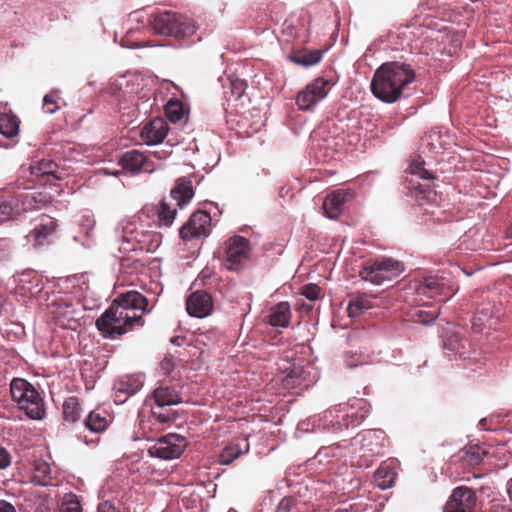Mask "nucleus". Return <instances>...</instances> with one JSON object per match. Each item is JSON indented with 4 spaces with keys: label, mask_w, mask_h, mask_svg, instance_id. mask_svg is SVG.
<instances>
[{
    "label": "nucleus",
    "mask_w": 512,
    "mask_h": 512,
    "mask_svg": "<svg viewBox=\"0 0 512 512\" xmlns=\"http://www.w3.org/2000/svg\"><path fill=\"white\" fill-rule=\"evenodd\" d=\"M403 270L404 267L400 261L393 258L379 257L367 260L359 271V275L364 281L381 285L398 277Z\"/></svg>",
    "instance_id": "obj_5"
},
{
    "label": "nucleus",
    "mask_w": 512,
    "mask_h": 512,
    "mask_svg": "<svg viewBox=\"0 0 512 512\" xmlns=\"http://www.w3.org/2000/svg\"><path fill=\"white\" fill-rule=\"evenodd\" d=\"M98 512H119V510L115 507L113 502L105 500L99 503Z\"/></svg>",
    "instance_id": "obj_49"
},
{
    "label": "nucleus",
    "mask_w": 512,
    "mask_h": 512,
    "mask_svg": "<svg viewBox=\"0 0 512 512\" xmlns=\"http://www.w3.org/2000/svg\"><path fill=\"white\" fill-rule=\"evenodd\" d=\"M249 242L242 236H235L226 242V267L229 270H239L248 257Z\"/></svg>",
    "instance_id": "obj_12"
},
{
    "label": "nucleus",
    "mask_w": 512,
    "mask_h": 512,
    "mask_svg": "<svg viewBox=\"0 0 512 512\" xmlns=\"http://www.w3.org/2000/svg\"><path fill=\"white\" fill-rule=\"evenodd\" d=\"M10 392L13 401L29 418L41 420L45 416L46 409L43 398L27 380L14 378L10 383Z\"/></svg>",
    "instance_id": "obj_4"
},
{
    "label": "nucleus",
    "mask_w": 512,
    "mask_h": 512,
    "mask_svg": "<svg viewBox=\"0 0 512 512\" xmlns=\"http://www.w3.org/2000/svg\"><path fill=\"white\" fill-rule=\"evenodd\" d=\"M291 319V310L288 302H280L273 306L268 316V323L273 327H288Z\"/></svg>",
    "instance_id": "obj_23"
},
{
    "label": "nucleus",
    "mask_w": 512,
    "mask_h": 512,
    "mask_svg": "<svg viewBox=\"0 0 512 512\" xmlns=\"http://www.w3.org/2000/svg\"><path fill=\"white\" fill-rule=\"evenodd\" d=\"M409 172L410 174L416 175L422 179L431 178L430 172L424 167V161H413L409 166Z\"/></svg>",
    "instance_id": "obj_42"
},
{
    "label": "nucleus",
    "mask_w": 512,
    "mask_h": 512,
    "mask_svg": "<svg viewBox=\"0 0 512 512\" xmlns=\"http://www.w3.org/2000/svg\"><path fill=\"white\" fill-rule=\"evenodd\" d=\"M168 133V124L161 118L156 117L146 123L141 130V138L149 145L162 142Z\"/></svg>",
    "instance_id": "obj_19"
},
{
    "label": "nucleus",
    "mask_w": 512,
    "mask_h": 512,
    "mask_svg": "<svg viewBox=\"0 0 512 512\" xmlns=\"http://www.w3.org/2000/svg\"><path fill=\"white\" fill-rule=\"evenodd\" d=\"M143 384L139 377L126 375L121 377L113 388L114 401L124 403L128 397L137 393Z\"/></svg>",
    "instance_id": "obj_18"
},
{
    "label": "nucleus",
    "mask_w": 512,
    "mask_h": 512,
    "mask_svg": "<svg viewBox=\"0 0 512 512\" xmlns=\"http://www.w3.org/2000/svg\"><path fill=\"white\" fill-rule=\"evenodd\" d=\"M351 189H338L328 194L323 202L325 215L330 219L338 218L344 209L345 203L353 198Z\"/></svg>",
    "instance_id": "obj_17"
},
{
    "label": "nucleus",
    "mask_w": 512,
    "mask_h": 512,
    "mask_svg": "<svg viewBox=\"0 0 512 512\" xmlns=\"http://www.w3.org/2000/svg\"><path fill=\"white\" fill-rule=\"evenodd\" d=\"M336 512H357V511H354L353 509H339Z\"/></svg>",
    "instance_id": "obj_57"
},
{
    "label": "nucleus",
    "mask_w": 512,
    "mask_h": 512,
    "mask_svg": "<svg viewBox=\"0 0 512 512\" xmlns=\"http://www.w3.org/2000/svg\"><path fill=\"white\" fill-rule=\"evenodd\" d=\"M506 237L512 238V224L506 230Z\"/></svg>",
    "instance_id": "obj_56"
},
{
    "label": "nucleus",
    "mask_w": 512,
    "mask_h": 512,
    "mask_svg": "<svg viewBox=\"0 0 512 512\" xmlns=\"http://www.w3.org/2000/svg\"><path fill=\"white\" fill-rule=\"evenodd\" d=\"M64 420L74 423L79 420L81 415V407L77 397H68L62 407Z\"/></svg>",
    "instance_id": "obj_31"
},
{
    "label": "nucleus",
    "mask_w": 512,
    "mask_h": 512,
    "mask_svg": "<svg viewBox=\"0 0 512 512\" xmlns=\"http://www.w3.org/2000/svg\"><path fill=\"white\" fill-rule=\"evenodd\" d=\"M85 427L93 433H101L106 430L108 420L105 415L91 411L84 421Z\"/></svg>",
    "instance_id": "obj_34"
},
{
    "label": "nucleus",
    "mask_w": 512,
    "mask_h": 512,
    "mask_svg": "<svg viewBox=\"0 0 512 512\" xmlns=\"http://www.w3.org/2000/svg\"><path fill=\"white\" fill-rule=\"evenodd\" d=\"M61 512H81V506L74 495H71L69 499H66L62 505Z\"/></svg>",
    "instance_id": "obj_45"
},
{
    "label": "nucleus",
    "mask_w": 512,
    "mask_h": 512,
    "mask_svg": "<svg viewBox=\"0 0 512 512\" xmlns=\"http://www.w3.org/2000/svg\"><path fill=\"white\" fill-rule=\"evenodd\" d=\"M23 212L40 209L51 202V196L46 192L19 194Z\"/></svg>",
    "instance_id": "obj_24"
},
{
    "label": "nucleus",
    "mask_w": 512,
    "mask_h": 512,
    "mask_svg": "<svg viewBox=\"0 0 512 512\" xmlns=\"http://www.w3.org/2000/svg\"><path fill=\"white\" fill-rule=\"evenodd\" d=\"M347 365H348L350 368H353V367H356V366H357V364H355L354 362H350V361H348V362H347Z\"/></svg>",
    "instance_id": "obj_58"
},
{
    "label": "nucleus",
    "mask_w": 512,
    "mask_h": 512,
    "mask_svg": "<svg viewBox=\"0 0 512 512\" xmlns=\"http://www.w3.org/2000/svg\"><path fill=\"white\" fill-rule=\"evenodd\" d=\"M0 512H16V509L11 503L0 500Z\"/></svg>",
    "instance_id": "obj_52"
},
{
    "label": "nucleus",
    "mask_w": 512,
    "mask_h": 512,
    "mask_svg": "<svg viewBox=\"0 0 512 512\" xmlns=\"http://www.w3.org/2000/svg\"><path fill=\"white\" fill-rule=\"evenodd\" d=\"M165 113L171 122H177L184 115L183 104L178 100H170L165 106Z\"/></svg>",
    "instance_id": "obj_39"
},
{
    "label": "nucleus",
    "mask_w": 512,
    "mask_h": 512,
    "mask_svg": "<svg viewBox=\"0 0 512 512\" xmlns=\"http://www.w3.org/2000/svg\"><path fill=\"white\" fill-rule=\"evenodd\" d=\"M122 238L130 245V250L154 252L160 246L162 236L143 224L129 223L123 229Z\"/></svg>",
    "instance_id": "obj_6"
},
{
    "label": "nucleus",
    "mask_w": 512,
    "mask_h": 512,
    "mask_svg": "<svg viewBox=\"0 0 512 512\" xmlns=\"http://www.w3.org/2000/svg\"><path fill=\"white\" fill-rule=\"evenodd\" d=\"M22 212L19 193L10 188L0 190V223L13 220Z\"/></svg>",
    "instance_id": "obj_14"
},
{
    "label": "nucleus",
    "mask_w": 512,
    "mask_h": 512,
    "mask_svg": "<svg viewBox=\"0 0 512 512\" xmlns=\"http://www.w3.org/2000/svg\"><path fill=\"white\" fill-rule=\"evenodd\" d=\"M397 472L393 461H384L374 473V482L381 489L390 488L396 479Z\"/></svg>",
    "instance_id": "obj_22"
},
{
    "label": "nucleus",
    "mask_w": 512,
    "mask_h": 512,
    "mask_svg": "<svg viewBox=\"0 0 512 512\" xmlns=\"http://www.w3.org/2000/svg\"><path fill=\"white\" fill-rule=\"evenodd\" d=\"M415 79L409 64L399 62L383 63L374 72L371 91L375 97L386 103H394L402 91Z\"/></svg>",
    "instance_id": "obj_2"
},
{
    "label": "nucleus",
    "mask_w": 512,
    "mask_h": 512,
    "mask_svg": "<svg viewBox=\"0 0 512 512\" xmlns=\"http://www.w3.org/2000/svg\"><path fill=\"white\" fill-rule=\"evenodd\" d=\"M228 81L229 84L226 88L229 89L230 95L236 100L239 99L244 94L247 83L235 76H229Z\"/></svg>",
    "instance_id": "obj_40"
},
{
    "label": "nucleus",
    "mask_w": 512,
    "mask_h": 512,
    "mask_svg": "<svg viewBox=\"0 0 512 512\" xmlns=\"http://www.w3.org/2000/svg\"><path fill=\"white\" fill-rule=\"evenodd\" d=\"M177 208L172 207L165 199L162 200L157 209L158 222L161 226L170 227L176 217Z\"/></svg>",
    "instance_id": "obj_33"
},
{
    "label": "nucleus",
    "mask_w": 512,
    "mask_h": 512,
    "mask_svg": "<svg viewBox=\"0 0 512 512\" xmlns=\"http://www.w3.org/2000/svg\"><path fill=\"white\" fill-rule=\"evenodd\" d=\"M186 439L177 434H167L159 438L148 452L152 457H158L164 460L178 458L186 447Z\"/></svg>",
    "instance_id": "obj_9"
},
{
    "label": "nucleus",
    "mask_w": 512,
    "mask_h": 512,
    "mask_svg": "<svg viewBox=\"0 0 512 512\" xmlns=\"http://www.w3.org/2000/svg\"><path fill=\"white\" fill-rule=\"evenodd\" d=\"M211 216L203 210L195 211L188 221L180 228L179 235L184 241L206 237L211 232Z\"/></svg>",
    "instance_id": "obj_11"
},
{
    "label": "nucleus",
    "mask_w": 512,
    "mask_h": 512,
    "mask_svg": "<svg viewBox=\"0 0 512 512\" xmlns=\"http://www.w3.org/2000/svg\"><path fill=\"white\" fill-rule=\"evenodd\" d=\"M30 174L35 177H50L55 180L63 178V171L59 170L57 163L52 160L43 159L37 165L30 166Z\"/></svg>",
    "instance_id": "obj_25"
},
{
    "label": "nucleus",
    "mask_w": 512,
    "mask_h": 512,
    "mask_svg": "<svg viewBox=\"0 0 512 512\" xmlns=\"http://www.w3.org/2000/svg\"><path fill=\"white\" fill-rule=\"evenodd\" d=\"M489 512H512V505H504L499 502H495L489 508Z\"/></svg>",
    "instance_id": "obj_50"
},
{
    "label": "nucleus",
    "mask_w": 512,
    "mask_h": 512,
    "mask_svg": "<svg viewBox=\"0 0 512 512\" xmlns=\"http://www.w3.org/2000/svg\"><path fill=\"white\" fill-rule=\"evenodd\" d=\"M175 367V359L172 355H166L160 362V371L164 376L170 375Z\"/></svg>",
    "instance_id": "obj_44"
},
{
    "label": "nucleus",
    "mask_w": 512,
    "mask_h": 512,
    "mask_svg": "<svg viewBox=\"0 0 512 512\" xmlns=\"http://www.w3.org/2000/svg\"><path fill=\"white\" fill-rule=\"evenodd\" d=\"M243 451L239 444H231L226 446L219 455V462L222 465H230L234 460L240 457Z\"/></svg>",
    "instance_id": "obj_37"
},
{
    "label": "nucleus",
    "mask_w": 512,
    "mask_h": 512,
    "mask_svg": "<svg viewBox=\"0 0 512 512\" xmlns=\"http://www.w3.org/2000/svg\"><path fill=\"white\" fill-rule=\"evenodd\" d=\"M422 313H423L422 311H419V312H418V314H419V318L421 317Z\"/></svg>",
    "instance_id": "obj_59"
},
{
    "label": "nucleus",
    "mask_w": 512,
    "mask_h": 512,
    "mask_svg": "<svg viewBox=\"0 0 512 512\" xmlns=\"http://www.w3.org/2000/svg\"><path fill=\"white\" fill-rule=\"evenodd\" d=\"M365 415L364 414H358V413H351L346 414V417L344 420L346 421L345 426H358L361 424V422L364 420Z\"/></svg>",
    "instance_id": "obj_46"
},
{
    "label": "nucleus",
    "mask_w": 512,
    "mask_h": 512,
    "mask_svg": "<svg viewBox=\"0 0 512 512\" xmlns=\"http://www.w3.org/2000/svg\"><path fill=\"white\" fill-rule=\"evenodd\" d=\"M321 288L314 283L306 284L301 289V295L310 301H315L320 297Z\"/></svg>",
    "instance_id": "obj_43"
},
{
    "label": "nucleus",
    "mask_w": 512,
    "mask_h": 512,
    "mask_svg": "<svg viewBox=\"0 0 512 512\" xmlns=\"http://www.w3.org/2000/svg\"><path fill=\"white\" fill-rule=\"evenodd\" d=\"M119 163L121 166L132 173H151L155 170V164L148 156L138 150H130L125 152Z\"/></svg>",
    "instance_id": "obj_15"
},
{
    "label": "nucleus",
    "mask_w": 512,
    "mask_h": 512,
    "mask_svg": "<svg viewBox=\"0 0 512 512\" xmlns=\"http://www.w3.org/2000/svg\"><path fill=\"white\" fill-rule=\"evenodd\" d=\"M487 318H489V315H488V314H485V315H484V318H482V317H480V316H476V317H474L473 325H476L477 321L483 322V321H484V320H486Z\"/></svg>",
    "instance_id": "obj_55"
},
{
    "label": "nucleus",
    "mask_w": 512,
    "mask_h": 512,
    "mask_svg": "<svg viewBox=\"0 0 512 512\" xmlns=\"http://www.w3.org/2000/svg\"><path fill=\"white\" fill-rule=\"evenodd\" d=\"M293 505H294L293 498L285 497L279 502V504L276 508V512H291Z\"/></svg>",
    "instance_id": "obj_47"
},
{
    "label": "nucleus",
    "mask_w": 512,
    "mask_h": 512,
    "mask_svg": "<svg viewBox=\"0 0 512 512\" xmlns=\"http://www.w3.org/2000/svg\"><path fill=\"white\" fill-rule=\"evenodd\" d=\"M315 457L319 460L320 463H322L324 461L329 463L330 462V460H328L329 457H332V458L342 457V449L339 445L322 447L318 450Z\"/></svg>",
    "instance_id": "obj_41"
},
{
    "label": "nucleus",
    "mask_w": 512,
    "mask_h": 512,
    "mask_svg": "<svg viewBox=\"0 0 512 512\" xmlns=\"http://www.w3.org/2000/svg\"><path fill=\"white\" fill-rule=\"evenodd\" d=\"M386 434L383 430H365L359 434V448L357 449L359 467H369L374 457L384 454Z\"/></svg>",
    "instance_id": "obj_7"
},
{
    "label": "nucleus",
    "mask_w": 512,
    "mask_h": 512,
    "mask_svg": "<svg viewBox=\"0 0 512 512\" xmlns=\"http://www.w3.org/2000/svg\"><path fill=\"white\" fill-rule=\"evenodd\" d=\"M147 305L148 300L138 291L122 293L96 320V326L104 337L118 338L136 326L144 325L143 314Z\"/></svg>",
    "instance_id": "obj_1"
},
{
    "label": "nucleus",
    "mask_w": 512,
    "mask_h": 512,
    "mask_svg": "<svg viewBox=\"0 0 512 512\" xmlns=\"http://www.w3.org/2000/svg\"><path fill=\"white\" fill-rule=\"evenodd\" d=\"M296 306L298 310H305L306 312H309L312 309L311 305H306L304 303L300 304L299 301H297Z\"/></svg>",
    "instance_id": "obj_53"
},
{
    "label": "nucleus",
    "mask_w": 512,
    "mask_h": 512,
    "mask_svg": "<svg viewBox=\"0 0 512 512\" xmlns=\"http://www.w3.org/2000/svg\"><path fill=\"white\" fill-rule=\"evenodd\" d=\"M20 121L15 115H0V133L11 138L18 134Z\"/></svg>",
    "instance_id": "obj_32"
},
{
    "label": "nucleus",
    "mask_w": 512,
    "mask_h": 512,
    "mask_svg": "<svg viewBox=\"0 0 512 512\" xmlns=\"http://www.w3.org/2000/svg\"><path fill=\"white\" fill-rule=\"evenodd\" d=\"M56 226L53 218L45 216L29 233L28 237L33 238L38 245H43L46 239L55 232Z\"/></svg>",
    "instance_id": "obj_26"
},
{
    "label": "nucleus",
    "mask_w": 512,
    "mask_h": 512,
    "mask_svg": "<svg viewBox=\"0 0 512 512\" xmlns=\"http://www.w3.org/2000/svg\"><path fill=\"white\" fill-rule=\"evenodd\" d=\"M32 481L36 485L47 486L52 481L50 465L45 461H36L34 463V471Z\"/></svg>",
    "instance_id": "obj_29"
},
{
    "label": "nucleus",
    "mask_w": 512,
    "mask_h": 512,
    "mask_svg": "<svg viewBox=\"0 0 512 512\" xmlns=\"http://www.w3.org/2000/svg\"><path fill=\"white\" fill-rule=\"evenodd\" d=\"M435 196L436 194L433 191H420V193L417 195V199L420 202V204H423L422 200L427 199L428 201H430L431 198Z\"/></svg>",
    "instance_id": "obj_51"
},
{
    "label": "nucleus",
    "mask_w": 512,
    "mask_h": 512,
    "mask_svg": "<svg viewBox=\"0 0 512 512\" xmlns=\"http://www.w3.org/2000/svg\"><path fill=\"white\" fill-rule=\"evenodd\" d=\"M418 293L430 298L443 295L445 299L451 298L454 294L449 279L443 275L425 277L418 287Z\"/></svg>",
    "instance_id": "obj_13"
},
{
    "label": "nucleus",
    "mask_w": 512,
    "mask_h": 512,
    "mask_svg": "<svg viewBox=\"0 0 512 512\" xmlns=\"http://www.w3.org/2000/svg\"><path fill=\"white\" fill-rule=\"evenodd\" d=\"M10 453L2 446H0V469H6L11 464Z\"/></svg>",
    "instance_id": "obj_48"
},
{
    "label": "nucleus",
    "mask_w": 512,
    "mask_h": 512,
    "mask_svg": "<svg viewBox=\"0 0 512 512\" xmlns=\"http://www.w3.org/2000/svg\"><path fill=\"white\" fill-rule=\"evenodd\" d=\"M213 309L211 295L203 290H197L190 294L186 300V310L189 315L197 318L208 316Z\"/></svg>",
    "instance_id": "obj_16"
},
{
    "label": "nucleus",
    "mask_w": 512,
    "mask_h": 512,
    "mask_svg": "<svg viewBox=\"0 0 512 512\" xmlns=\"http://www.w3.org/2000/svg\"><path fill=\"white\" fill-rule=\"evenodd\" d=\"M323 51L319 49L311 51H298L292 56L294 63L309 67L319 63L322 59Z\"/></svg>",
    "instance_id": "obj_30"
},
{
    "label": "nucleus",
    "mask_w": 512,
    "mask_h": 512,
    "mask_svg": "<svg viewBox=\"0 0 512 512\" xmlns=\"http://www.w3.org/2000/svg\"><path fill=\"white\" fill-rule=\"evenodd\" d=\"M485 455L486 451L481 447L470 446L465 449L462 458L465 463L474 466L480 464L483 461Z\"/></svg>",
    "instance_id": "obj_38"
},
{
    "label": "nucleus",
    "mask_w": 512,
    "mask_h": 512,
    "mask_svg": "<svg viewBox=\"0 0 512 512\" xmlns=\"http://www.w3.org/2000/svg\"><path fill=\"white\" fill-rule=\"evenodd\" d=\"M436 316L437 315L435 313H432L431 316H430V319H420V321L425 323V324H429V323L433 322L436 319Z\"/></svg>",
    "instance_id": "obj_54"
},
{
    "label": "nucleus",
    "mask_w": 512,
    "mask_h": 512,
    "mask_svg": "<svg viewBox=\"0 0 512 512\" xmlns=\"http://www.w3.org/2000/svg\"><path fill=\"white\" fill-rule=\"evenodd\" d=\"M478 498L470 487L461 485L452 490L443 507L444 512H477Z\"/></svg>",
    "instance_id": "obj_8"
},
{
    "label": "nucleus",
    "mask_w": 512,
    "mask_h": 512,
    "mask_svg": "<svg viewBox=\"0 0 512 512\" xmlns=\"http://www.w3.org/2000/svg\"><path fill=\"white\" fill-rule=\"evenodd\" d=\"M152 417L161 424L171 423L176 420L177 412L167 406L155 404L151 408Z\"/></svg>",
    "instance_id": "obj_35"
},
{
    "label": "nucleus",
    "mask_w": 512,
    "mask_h": 512,
    "mask_svg": "<svg viewBox=\"0 0 512 512\" xmlns=\"http://www.w3.org/2000/svg\"><path fill=\"white\" fill-rule=\"evenodd\" d=\"M155 404L171 407L182 402L179 392L171 386L160 385L152 393Z\"/></svg>",
    "instance_id": "obj_21"
},
{
    "label": "nucleus",
    "mask_w": 512,
    "mask_h": 512,
    "mask_svg": "<svg viewBox=\"0 0 512 512\" xmlns=\"http://www.w3.org/2000/svg\"><path fill=\"white\" fill-rule=\"evenodd\" d=\"M171 199L175 201V206L183 208L194 196V190L191 180L179 178L170 192Z\"/></svg>",
    "instance_id": "obj_20"
},
{
    "label": "nucleus",
    "mask_w": 512,
    "mask_h": 512,
    "mask_svg": "<svg viewBox=\"0 0 512 512\" xmlns=\"http://www.w3.org/2000/svg\"><path fill=\"white\" fill-rule=\"evenodd\" d=\"M149 25L159 35L185 39L193 36L198 26L195 21L173 11H157L150 15Z\"/></svg>",
    "instance_id": "obj_3"
},
{
    "label": "nucleus",
    "mask_w": 512,
    "mask_h": 512,
    "mask_svg": "<svg viewBox=\"0 0 512 512\" xmlns=\"http://www.w3.org/2000/svg\"><path fill=\"white\" fill-rule=\"evenodd\" d=\"M330 87V82L322 77L314 79L296 96V104L300 110H310L324 99Z\"/></svg>",
    "instance_id": "obj_10"
},
{
    "label": "nucleus",
    "mask_w": 512,
    "mask_h": 512,
    "mask_svg": "<svg viewBox=\"0 0 512 512\" xmlns=\"http://www.w3.org/2000/svg\"><path fill=\"white\" fill-rule=\"evenodd\" d=\"M371 307L372 301L369 296L364 293H358L351 297L347 312L350 317H357Z\"/></svg>",
    "instance_id": "obj_28"
},
{
    "label": "nucleus",
    "mask_w": 512,
    "mask_h": 512,
    "mask_svg": "<svg viewBox=\"0 0 512 512\" xmlns=\"http://www.w3.org/2000/svg\"><path fill=\"white\" fill-rule=\"evenodd\" d=\"M421 149L423 153L428 152L432 155L441 153L445 149L441 133L431 131L425 134L421 141Z\"/></svg>",
    "instance_id": "obj_27"
},
{
    "label": "nucleus",
    "mask_w": 512,
    "mask_h": 512,
    "mask_svg": "<svg viewBox=\"0 0 512 512\" xmlns=\"http://www.w3.org/2000/svg\"><path fill=\"white\" fill-rule=\"evenodd\" d=\"M62 104L65 103L59 93L57 91H51L44 96L43 111L47 114H53L61 108Z\"/></svg>",
    "instance_id": "obj_36"
}]
</instances>
